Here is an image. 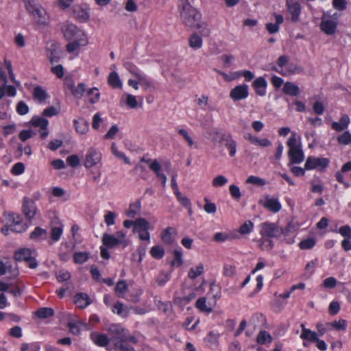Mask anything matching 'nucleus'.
Instances as JSON below:
<instances>
[{"label":"nucleus","mask_w":351,"mask_h":351,"mask_svg":"<svg viewBox=\"0 0 351 351\" xmlns=\"http://www.w3.org/2000/svg\"><path fill=\"white\" fill-rule=\"evenodd\" d=\"M178 8L181 20L185 25L200 29L203 35H209L210 30L207 24L200 23L201 14L190 5L188 0H179Z\"/></svg>","instance_id":"obj_1"},{"label":"nucleus","mask_w":351,"mask_h":351,"mask_svg":"<svg viewBox=\"0 0 351 351\" xmlns=\"http://www.w3.org/2000/svg\"><path fill=\"white\" fill-rule=\"evenodd\" d=\"M261 239L259 240V246L263 250L270 251L274 247L271 238H281L282 230L276 223L265 222L259 226Z\"/></svg>","instance_id":"obj_2"},{"label":"nucleus","mask_w":351,"mask_h":351,"mask_svg":"<svg viewBox=\"0 0 351 351\" xmlns=\"http://www.w3.org/2000/svg\"><path fill=\"white\" fill-rule=\"evenodd\" d=\"M27 12L39 26L49 23V16L45 9L36 0H23Z\"/></svg>","instance_id":"obj_3"},{"label":"nucleus","mask_w":351,"mask_h":351,"mask_svg":"<svg viewBox=\"0 0 351 351\" xmlns=\"http://www.w3.org/2000/svg\"><path fill=\"white\" fill-rule=\"evenodd\" d=\"M3 222L4 227L2 228L1 232L5 235L8 234V232L21 233L26 230L27 226L22 221L21 217L16 213H8L3 215Z\"/></svg>","instance_id":"obj_4"},{"label":"nucleus","mask_w":351,"mask_h":351,"mask_svg":"<svg viewBox=\"0 0 351 351\" xmlns=\"http://www.w3.org/2000/svg\"><path fill=\"white\" fill-rule=\"evenodd\" d=\"M340 14L335 12L331 14L330 12H324L321 19L320 28L327 35H332L336 32L338 19Z\"/></svg>","instance_id":"obj_5"},{"label":"nucleus","mask_w":351,"mask_h":351,"mask_svg":"<svg viewBox=\"0 0 351 351\" xmlns=\"http://www.w3.org/2000/svg\"><path fill=\"white\" fill-rule=\"evenodd\" d=\"M102 243L108 248L121 245L126 246L128 245L126 234L122 230L117 232L116 234L104 233L102 237Z\"/></svg>","instance_id":"obj_6"},{"label":"nucleus","mask_w":351,"mask_h":351,"mask_svg":"<svg viewBox=\"0 0 351 351\" xmlns=\"http://www.w3.org/2000/svg\"><path fill=\"white\" fill-rule=\"evenodd\" d=\"M101 160V152L98 149L90 147L87 149L85 155L84 165L85 168L89 169L100 164Z\"/></svg>","instance_id":"obj_7"},{"label":"nucleus","mask_w":351,"mask_h":351,"mask_svg":"<svg viewBox=\"0 0 351 351\" xmlns=\"http://www.w3.org/2000/svg\"><path fill=\"white\" fill-rule=\"evenodd\" d=\"M329 162V160L326 158L308 156L304 165V169L312 170L317 169L319 171H324L328 166Z\"/></svg>","instance_id":"obj_8"},{"label":"nucleus","mask_w":351,"mask_h":351,"mask_svg":"<svg viewBox=\"0 0 351 351\" xmlns=\"http://www.w3.org/2000/svg\"><path fill=\"white\" fill-rule=\"evenodd\" d=\"M33 252L29 248H21L14 253V258L18 261H26L28 263L29 267L35 269L38 263L35 258L32 257Z\"/></svg>","instance_id":"obj_9"},{"label":"nucleus","mask_w":351,"mask_h":351,"mask_svg":"<svg viewBox=\"0 0 351 351\" xmlns=\"http://www.w3.org/2000/svg\"><path fill=\"white\" fill-rule=\"evenodd\" d=\"M61 29L64 38L68 40L86 37L77 27L73 23L66 22L62 26Z\"/></svg>","instance_id":"obj_10"},{"label":"nucleus","mask_w":351,"mask_h":351,"mask_svg":"<svg viewBox=\"0 0 351 351\" xmlns=\"http://www.w3.org/2000/svg\"><path fill=\"white\" fill-rule=\"evenodd\" d=\"M260 204H261L264 208L274 213L279 212L282 208L278 199L271 197L269 195H267L264 197V199L260 200Z\"/></svg>","instance_id":"obj_11"},{"label":"nucleus","mask_w":351,"mask_h":351,"mask_svg":"<svg viewBox=\"0 0 351 351\" xmlns=\"http://www.w3.org/2000/svg\"><path fill=\"white\" fill-rule=\"evenodd\" d=\"M286 5L288 12L291 15V20L293 22H297L301 13V5L297 0H286Z\"/></svg>","instance_id":"obj_12"},{"label":"nucleus","mask_w":351,"mask_h":351,"mask_svg":"<svg viewBox=\"0 0 351 351\" xmlns=\"http://www.w3.org/2000/svg\"><path fill=\"white\" fill-rule=\"evenodd\" d=\"M23 213L26 218L32 220L36 213V206L34 200L24 197L23 204Z\"/></svg>","instance_id":"obj_13"},{"label":"nucleus","mask_w":351,"mask_h":351,"mask_svg":"<svg viewBox=\"0 0 351 351\" xmlns=\"http://www.w3.org/2000/svg\"><path fill=\"white\" fill-rule=\"evenodd\" d=\"M247 96L248 86L245 84L235 86L230 93V97L234 101L245 99Z\"/></svg>","instance_id":"obj_14"},{"label":"nucleus","mask_w":351,"mask_h":351,"mask_svg":"<svg viewBox=\"0 0 351 351\" xmlns=\"http://www.w3.org/2000/svg\"><path fill=\"white\" fill-rule=\"evenodd\" d=\"M267 83L265 78L262 77H259L256 78L252 84L254 88L256 90V93L259 96H264L266 94V87Z\"/></svg>","instance_id":"obj_15"},{"label":"nucleus","mask_w":351,"mask_h":351,"mask_svg":"<svg viewBox=\"0 0 351 351\" xmlns=\"http://www.w3.org/2000/svg\"><path fill=\"white\" fill-rule=\"evenodd\" d=\"M288 155L290 158L291 163H300L304 159V153L301 147L289 150Z\"/></svg>","instance_id":"obj_16"},{"label":"nucleus","mask_w":351,"mask_h":351,"mask_svg":"<svg viewBox=\"0 0 351 351\" xmlns=\"http://www.w3.org/2000/svg\"><path fill=\"white\" fill-rule=\"evenodd\" d=\"M224 141V146L229 151L230 157H234L237 153V143L231 134H228Z\"/></svg>","instance_id":"obj_17"},{"label":"nucleus","mask_w":351,"mask_h":351,"mask_svg":"<svg viewBox=\"0 0 351 351\" xmlns=\"http://www.w3.org/2000/svg\"><path fill=\"white\" fill-rule=\"evenodd\" d=\"M88 43L86 37L74 39L66 45V50L69 53H73L79 49L80 46H85Z\"/></svg>","instance_id":"obj_18"},{"label":"nucleus","mask_w":351,"mask_h":351,"mask_svg":"<svg viewBox=\"0 0 351 351\" xmlns=\"http://www.w3.org/2000/svg\"><path fill=\"white\" fill-rule=\"evenodd\" d=\"M75 304L80 308H84L90 304L88 295L86 293H77L74 297Z\"/></svg>","instance_id":"obj_19"},{"label":"nucleus","mask_w":351,"mask_h":351,"mask_svg":"<svg viewBox=\"0 0 351 351\" xmlns=\"http://www.w3.org/2000/svg\"><path fill=\"white\" fill-rule=\"evenodd\" d=\"M76 132L80 134H85L89 130L88 122L83 118L74 120Z\"/></svg>","instance_id":"obj_20"},{"label":"nucleus","mask_w":351,"mask_h":351,"mask_svg":"<svg viewBox=\"0 0 351 351\" xmlns=\"http://www.w3.org/2000/svg\"><path fill=\"white\" fill-rule=\"evenodd\" d=\"M195 306L201 312L206 314H209L213 311V306L210 303L206 302V299L204 297L199 298L195 303Z\"/></svg>","instance_id":"obj_21"},{"label":"nucleus","mask_w":351,"mask_h":351,"mask_svg":"<svg viewBox=\"0 0 351 351\" xmlns=\"http://www.w3.org/2000/svg\"><path fill=\"white\" fill-rule=\"evenodd\" d=\"M176 231L173 228L168 227L161 232V239L165 244H171L174 241Z\"/></svg>","instance_id":"obj_22"},{"label":"nucleus","mask_w":351,"mask_h":351,"mask_svg":"<svg viewBox=\"0 0 351 351\" xmlns=\"http://www.w3.org/2000/svg\"><path fill=\"white\" fill-rule=\"evenodd\" d=\"M349 123V117L347 114H344L340 118L339 122H333L331 125V127L333 130L340 132L346 129Z\"/></svg>","instance_id":"obj_23"},{"label":"nucleus","mask_w":351,"mask_h":351,"mask_svg":"<svg viewBox=\"0 0 351 351\" xmlns=\"http://www.w3.org/2000/svg\"><path fill=\"white\" fill-rule=\"evenodd\" d=\"M47 237V232L45 229L40 227H36L31 232L29 238L35 241H40L44 240Z\"/></svg>","instance_id":"obj_24"},{"label":"nucleus","mask_w":351,"mask_h":351,"mask_svg":"<svg viewBox=\"0 0 351 351\" xmlns=\"http://www.w3.org/2000/svg\"><path fill=\"white\" fill-rule=\"evenodd\" d=\"M149 228V222L144 218H138L134 221V227L133 232L138 233L145 230H148Z\"/></svg>","instance_id":"obj_25"},{"label":"nucleus","mask_w":351,"mask_h":351,"mask_svg":"<svg viewBox=\"0 0 351 351\" xmlns=\"http://www.w3.org/2000/svg\"><path fill=\"white\" fill-rule=\"evenodd\" d=\"M189 45L194 50H197L202 47L203 40L200 36L194 33L189 37Z\"/></svg>","instance_id":"obj_26"},{"label":"nucleus","mask_w":351,"mask_h":351,"mask_svg":"<svg viewBox=\"0 0 351 351\" xmlns=\"http://www.w3.org/2000/svg\"><path fill=\"white\" fill-rule=\"evenodd\" d=\"M283 92L291 96H297L300 94V88L296 84L287 82L284 84Z\"/></svg>","instance_id":"obj_27"},{"label":"nucleus","mask_w":351,"mask_h":351,"mask_svg":"<svg viewBox=\"0 0 351 351\" xmlns=\"http://www.w3.org/2000/svg\"><path fill=\"white\" fill-rule=\"evenodd\" d=\"M68 86L73 95L76 98H81L86 90V86L84 83H80L76 86L70 84Z\"/></svg>","instance_id":"obj_28"},{"label":"nucleus","mask_w":351,"mask_h":351,"mask_svg":"<svg viewBox=\"0 0 351 351\" xmlns=\"http://www.w3.org/2000/svg\"><path fill=\"white\" fill-rule=\"evenodd\" d=\"M302 328L300 338L308 340L309 341H315L318 339V335L315 332L311 331L304 327V324L301 325Z\"/></svg>","instance_id":"obj_29"},{"label":"nucleus","mask_w":351,"mask_h":351,"mask_svg":"<svg viewBox=\"0 0 351 351\" xmlns=\"http://www.w3.org/2000/svg\"><path fill=\"white\" fill-rule=\"evenodd\" d=\"M91 339L96 345L101 347H104L109 343L108 337L104 334L93 333L91 335Z\"/></svg>","instance_id":"obj_30"},{"label":"nucleus","mask_w":351,"mask_h":351,"mask_svg":"<svg viewBox=\"0 0 351 351\" xmlns=\"http://www.w3.org/2000/svg\"><path fill=\"white\" fill-rule=\"evenodd\" d=\"M108 82L109 85L114 88H121L122 86V82L118 73L115 71L111 72L108 77Z\"/></svg>","instance_id":"obj_31"},{"label":"nucleus","mask_w":351,"mask_h":351,"mask_svg":"<svg viewBox=\"0 0 351 351\" xmlns=\"http://www.w3.org/2000/svg\"><path fill=\"white\" fill-rule=\"evenodd\" d=\"M208 138L213 142H221L223 141L227 136L224 133L220 132L218 129H213L208 133Z\"/></svg>","instance_id":"obj_32"},{"label":"nucleus","mask_w":351,"mask_h":351,"mask_svg":"<svg viewBox=\"0 0 351 351\" xmlns=\"http://www.w3.org/2000/svg\"><path fill=\"white\" fill-rule=\"evenodd\" d=\"M63 232V225L60 223L57 226H53L50 232V238L53 241H58L60 240Z\"/></svg>","instance_id":"obj_33"},{"label":"nucleus","mask_w":351,"mask_h":351,"mask_svg":"<svg viewBox=\"0 0 351 351\" xmlns=\"http://www.w3.org/2000/svg\"><path fill=\"white\" fill-rule=\"evenodd\" d=\"M204 269V265L202 263L191 267L188 272V277L191 280L197 278L203 274Z\"/></svg>","instance_id":"obj_34"},{"label":"nucleus","mask_w":351,"mask_h":351,"mask_svg":"<svg viewBox=\"0 0 351 351\" xmlns=\"http://www.w3.org/2000/svg\"><path fill=\"white\" fill-rule=\"evenodd\" d=\"M115 293L119 297L124 298L128 291V285L125 280H119L117 282L115 289Z\"/></svg>","instance_id":"obj_35"},{"label":"nucleus","mask_w":351,"mask_h":351,"mask_svg":"<svg viewBox=\"0 0 351 351\" xmlns=\"http://www.w3.org/2000/svg\"><path fill=\"white\" fill-rule=\"evenodd\" d=\"M139 84L145 90L149 89H154V84L149 80V79L143 74L141 73L137 77Z\"/></svg>","instance_id":"obj_36"},{"label":"nucleus","mask_w":351,"mask_h":351,"mask_svg":"<svg viewBox=\"0 0 351 351\" xmlns=\"http://www.w3.org/2000/svg\"><path fill=\"white\" fill-rule=\"evenodd\" d=\"M219 335L217 333H215L213 332H210L207 335L206 340L208 343H209V346L211 348H217L218 346L219 341Z\"/></svg>","instance_id":"obj_37"},{"label":"nucleus","mask_w":351,"mask_h":351,"mask_svg":"<svg viewBox=\"0 0 351 351\" xmlns=\"http://www.w3.org/2000/svg\"><path fill=\"white\" fill-rule=\"evenodd\" d=\"M31 123L35 127H40L43 130H46L48 125L49 121L43 117H34L31 120Z\"/></svg>","instance_id":"obj_38"},{"label":"nucleus","mask_w":351,"mask_h":351,"mask_svg":"<svg viewBox=\"0 0 351 351\" xmlns=\"http://www.w3.org/2000/svg\"><path fill=\"white\" fill-rule=\"evenodd\" d=\"M34 97L39 102H43L47 97V94L43 88L36 86L34 89Z\"/></svg>","instance_id":"obj_39"},{"label":"nucleus","mask_w":351,"mask_h":351,"mask_svg":"<svg viewBox=\"0 0 351 351\" xmlns=\"http://www.w3.org/2000/svg\"><path fill=\"white\" fill-rule=\"evenodd\" d=\"M141 203L136 202L130 205L128 210L126 211V215L128 217L134 218L140 211Z\"/></svg>","instance_id":"obj_40"},{"label":"nucleus","mask_w":351,"mask_h":351,"mask_svg":"<svg viewBox=\"0 0 351 351\" xmlns=\"http://www.w3.org/2000/svg\"><path fill=\"white\" fill-rule=\"evenodd\" d=\"M36 314L39 318H47L54 315V311L51 308L43 307L38 308Z\"/></svg>","instance_id":"obj_41"},{"label":"nucleus","mask_w":351,"mask_h":351,"mask_svg":"<svg viewBox=\"0 0 351 351\" xmlns=\"http://www.w3.org/2000/svg\"><path fill=\"white\" fill-rule=\"evenodd\" d=\"M111 152L117 158L122 160L124 162V163L127 165H130V159L123 152L118 150L115 143H114L111 145Z\"/></svg>","instance_id":"obj_42"},{"label":"nucleus","mask_w":351,"mask_h":351,"mask_svg":"<svg viewBox=\"0 0 351 351\" xmlns=\"http://www.w3.org/2000/svg\"><path fill=\"white\" fill-rule=\"evenodd\" d=\"M150 254L156 259H160L165 255V250L160 245H155L151 248Z\"/></svg>","instance_id":"obj_43"},{"label":"nucleus","mask_w":351,"mask_h":351,"mask_svg":"<svg viewBox=\"0 0 351 351\" xmlns=\"http://www.w3.org/2000/svg\"><path fill=\"white\" fill-rule=\"evenodd\" d=\"M326 325L328 326L332 327L337 330H346L347 328V322L345 319H341L338 321L328 323Z\"/></svg>","instance_id":"obj_44"},{"label":"nucleus","mask_w":351,"mask_h":351,"mask_svg":"<svg viewBox=\"0 0 351 351\" xmlns=\"http://www.w3.org/2000/svg\"><path fill=\"white\" fill-rule=\"evenodd\" d=\"M316 240L314 238H308L302 240L299 243V247L302 250H309L315 246Z\"/></svg>","instance_id":"obj_45"},{"label":"nucleus","mask_w":351,"mask_h":351,"mask_svg":"<svg viewBox=\"0 0 351 351\" xmlns=\"http://www.w3.org/2000/svg\"><path fill=\"white\" fill-rule=\"evenodd\" d=\"M256 341L259 344H265L267 342H271L272 337L267 331L263 330L258 333Z\"/></svg>","instance_id":"obj_46"},{"label":"nucleus","mask_w":351,"mask_h":351,"mask_svg":"<svg viewBox=\"0 0 351 351\" xmlns=\"http://www.w3.org/2000/svg\"><path fill=\"white\" fill-rule=\"evenodd\" d=\"M88 258V254L87 252H75L73 254L74 262L77 264H82L85 263Z\"/></svg>","instance_id":"obj_47"},{"label":"nucleus","mask_w":351,"mask_h":351,"mask_svg":"<svg viewBox=\"0 0 351 351\" xmlns=\"http://www.w3.org/2000/svg\"><path fill=\"white\" fill-rule=\"evenodd\" d=\"M245 182L247 184H252L259 186H264L266 184V182L264 179L255 176H249Z\"/></svg>","instance_id":"obj_48"},{"label":"nucleus","mask_w":351,"mask_h":351,"mask_svg":"<svg viewBox=\"0 0 351 351\" xmlns=\"http://www.w3.org/2000/svg\"><path fill=\"white\" fill-rule=\"evenodd\" d=\"M228 180L223 176L219 175L214 178L212 180V185L214 187H220L226 184Z\"/></svg>","instance_id":"obj_49"},{"label":"nucleus","mask_w":351,"mask_h":351,"mask_svg":"<svg viewBox=\"0 0 351 351\" xmlns=\"http://www.w3.org/2000/svg\"><path fill=\"white\" fill-rule=\"evenodd\" d=\"M156 304L158 308L165 313H168L171 311V304L169 302H163L160 300H156Z\"/></svg>","instance_id":"obj_50"},{"label":"nucleus","mask_w":351,"mask_h":351,"mask_svg":"<svg viewBox=\"0 0 351 351\" xmlns=\"http://www.w3.org/2000/svg\"><path fill=\"white\" fill-rule=\"evenodd\" d=\"M293 230V227L291 224H288L285 228H281L282 230V236H281V240L282 241H285L288 243H292L293 242V240L291 239L289 241H287L286 237L289 235V234L292 232Z\"/></svg>","instance_id":"obj_51"},{"label":"nucleus","mask_w":351,"mask_h":351,"mask_svg":"<svg viewBox=\"0 0 351 351\" xmlns=\"http://www.w3.org/2000/svg\"><path fill=\"white\" fill-rule=\"evenodd\" d=\"M173 260L171 262V265L176 267H180L182 265V253L180 250H176L173 252Z\"/></svg>","instance_id":"obj_52"},{"label":"nucleus","mask_w":351,"mask_h":351,"mask_svg":"<svg viewBox=\"0 0 351 351\" xmlns=\"http://www.w3.org/2000/svg\"><path fill=\"white\" fill-rule=\"evenodd\" d=\"M254 228V223L251 221H245L242 226L239 228V232L241 234H246L251 232Z\"/></svg>","instance_id":"obj_53"},{"label":"nucleus","mask_w":351,"mask_h":351,"mask_svg":"<svg viewBox=\"0 0 351 351\" xmlns=\"http://www.w3.org/2000/svg\"><path fill=\"white\" fill-rule=\"evenodd\" d=\"M337 141L340 144L348 145L351 143V134L348 131L344 132L337 137Z\"/></svg>","instance_id":"obj_54"},{"label":"nucleus","mask_w":351,"mask_h":351,"mask_svg":"<svg viewBox=\"0 0 351 351\" xmlns=\"http://www.w3.org/2000/svg\"><path fill=\"white\" fill-rule=\"evenodd\" d=\"M88 95L89 96V101L91 104H95L99 101V93L97 88H93L88 90Z\"/></svg>","instance_id":"obj_55"},{"label":"nucleus","mask_w":351,"mask_h":351,"mask_svg":"<svg viewBox=\"0 0 351 351\" xmlns=\"http://www.w3.org/2000/svg\"><path fill=\"white\" fill-rule=\"evenodd\" d=\"M117 215L112 211H108L104 215V222L108 226L114 224Z\"/></svg>","instance_id":"obj_56"},{"label":"nucleus","mask_w":351,"mask_h":351,"mask_svg":"<svg viewBox=\"0 0 351 351\" xmlns=\"http://www.w3.org/2000/svg\"><path fill=\"white\" fill-rule=\"evenodd\" d=\"M125 68L134 76L137 77L141 73L139 69L132 62H126L124 64Z\"/></svg>","instance_id":"obj_57"},{"label":"nucleus","mask_w":351,"mask_h":351,"mask_svg":"<svg viewBox=\"0 0 351 351\" xmlns=\"http://www.w3.org/2000/svg\"><path fill=\"white\" fill-rule=\"evenodd\" d=\"M332 7L338 11H343L347 8L346 0H332Z\"/></svg>","instance_id":"obj_58"},{"label":"nucleus","mask_w":351,"mask_h":351,"mask_svg":"<svg viewBox=\"0 0 351 351\" xmlns=\"http://www.w3.org/2000/svg\"><path fill=\"white\" fill-rule=\"evenodd\" d=\"M170 278V274H165V273H160L156 280V282L157 285L160 287L164 286L166 282L169 280Z\"/></svg>","instance_id":"obj_59"},{"label":"nucleus","mask_w":351,"mask_h":351,"mask_svg":"<svg viewBox=\"0 0 351 351\" xmlns=\"http://www.w3.org/2000/svg\"><path fill=\"white\" fill-rule=\"evenodd\" d=\"M338 232L344 237V239H351V228L348 225L341 226Z\"/></svg>","instance_id":"obj_60"},{"label":"nucleus","mask_w":351,"mask_h":351,"mask_svg":"<svg viewBox=\"0 0 351 351\" xmlns=\"http://www.w3.org/2000/svg\"><path fill=\"white\" fill-rule=\"evenodd\" d=\"M149 169L156 173V177L158 176V174H161L162 172V167L160 164L156 160H154L151 162L149 165Z\"/></svg>","instance_id":"obj_61"},{"label":"nucleus","mask_w":351,"mask_h":351,"mask_svg":"<svg viewBox=\"0 0 351 351\" xmlns=\"http://www.w3.org/2000/svg\"><path fill=\"white\" fill-rule=\"evenodd\" d=\"M178 132L184 138V139L186 141V143L190 147H191L193 145L194 143L192 138L190 136L189 132L185 129H178Z\"/></svg>","instance_id":"obj_62"},{"label":"nucleus","mask_w":351,"mask_h":351,"mask_svg":"<svg viewBox=\"0 0 351 351\" xmlns=\"http://www.w3.org/2000/svg\"><path fill=\"white\" fill-rule=\"evenodd\" d=\"M229 191L231 196L234 199H239L241 197L240 189L237 186L234 184L230 185L229 187Z\"/></svg>","instance_id":"obj_63"},{"label":"nucleus","mask_w":351,"mask_h":351,"mask_svg":"<svg viewBox=\"0 0 351 351\" xmlns=\"http://www.w3.org/2000/svg\"><path fill=\"white\" fill-rule=\"evenodd\" d=\"M115 350L117 351H134L130 346H126L125 341L114 343Z\"/></svg>","instance_id":"obj_64"}]
</instances>
